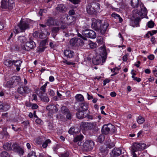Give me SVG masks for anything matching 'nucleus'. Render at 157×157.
<instances>
[{
    "instance_id": "obj_1",
    "label": "nucleus",
    "mask_w": 157,
    "mask_h": 157,
    "mask_svg": "<svg viewBox=\"0 0 157 157\" xmlns=\"http://www.w3.org/2000/svg\"><path fill=\"white\" fill-rule=\"evenodd\" d=\"M96 51L98 54L92 59V61L94 65H97L100 63L101 61L102 63L105 62L106 58L107 53L104 45H103V47H101L96 49Z\"/></svg>"
},
{
    "instance_id": "obj_2",
    "label": "nucleus",
    "mask_w": 157,
    "mask_h": 157,
    "mask_svg": "<svg viewBox=\"0 0 157 157\" xmlns=\"http://www.w3.org/2000/svg\"><path fill=\"white\" fill-rule=\"evenodd\" d=\"M32 22L30 19H28L26 21H23L21 20L18 25L16 26L13 31L15 33L23 32L26 29H29V25Z\"/></svg>"
},
{
    "instance_id": "obj_3",
    "label": "nucleus",
    "mask_w": 157,
    "mask_h": 157,
    "mask_svg": "<svg viewBox=\"0 0 157 157\" xmlns=\"http://www.w3.org/2000/svg\"><path fill=\"white\" fill-rule=\"evenodd\" d=\"M80 126L84 130H92L94 132H96L98 131L96 122H82Z\"/></svg>"
},
{
    "instance_id": "obj_4",
    "label": "nucleus",
    "mask_w": 157,
    "mask_h": 157,
    "mask_svg": "<svg viewBox=\"0 0 157 157\" xmlns=\"http://www.w3.org/2000/svg\"><path fill=\"white\" fill-rule=\"evenodd\" d=\"M116 131L115 127L110 123L104 125L101 129L102 133L105 135L108 134L109 132L111 133H114Z\"/></svg>"
},
{
    "instance_id": "obj_5",
    "label": "nucleus",
    "mask_w": 157,
    "mask_h": 157,
    "mask_svg": "<svg viewBox=\"0 0 157 157\" xmlns=\"http://www.w3.org/2000/svg\"><path fill=\"white\" fill-rule=\"evenodd\" d=\"M1 7L2 9L11 10L14 6V3L13 0H3L1 2Z\"/></svg>"
},
{
    "instance_id": "obj_6",
    "label": "nucleus",
    "mask_w": 157,
    "mask_h": 157,
    "mask_svg": "<svg viewBox=\"0 0 157 157\" xmlns=\"http://www.w3.org/2000/svg\"><path fill=\"white\" fill-rule=\"evenodd\" d=\"M146 145L144 143H135L132 146L131 151L135 152L137 151H141L146 148Z\"/></svg>"
},
{
    "instance_id": "obj_7",
    "label": "nucleus",
    "mask_w": 157,
    "mask_h": 157,
    "mask_svg": "<svg viewBox=\"0 0 157 157\" xmlns=\"http://www.w3.org/2000/svg\"><path fill=\"white\" fill-rule=\"evenodd\" d=\"M94 146V143L93 141L87 140L83 144L82 149L84 151H90L92 150Z\"/></svg>"
},
{
    "instance_id": "obj_8",
    "label": "nucleus",
    "mask_w": 157,
    "mask_h": 157,
    "mask_svg": "<svg viewBox=\"0 0 157 157\" xmlns=\"http://www.w3.org/2000/svg\"><path fill=\"white\" fill-rule=\"evenodd\" d=\"M29 88L25 86H22L19 87L17 89V92L21 95L25 96L30 92Z\"/></svg>"
},
{
    "instance_id": "obj_9",
    "label": "nucleus",
    "mask_w": 157,
    "mask_h": 157,
    "mask_svg": "<svg viewBox=\"0 0 157 157\" xmlns=\"http://www.w3.org/2000/svg\"><path fill=\"white\" fill-rule=\"evenodd\" d=\"M75 13V12L74 10H71L69 11V14L70 16H68L67 17V22L65 24H68L69 25H74L75 23V18L72 16Z\"/></svg>"
},
{
    "instance_id": "obj_10",
    "label": "nucleus",
    "mask_w": 157,
    "mask_h": 157,
    "mask_svg": "<svg viewBox=\"0 0 157 157\" xmlns=\"http://www.w3.org/2000/svg\"><path fill=\"white\" fill-rule=\"evenodd\" d=\"M82 33L83 35L90 38L95 39L97 36L95 33L92 30H84L82 31Z\"/></svg>"
},
{
    "instance_id": "obj_11",
    "label": "nucleus",
    "mask_w": 157,
    "mask_h": 157,
    "mask_svg": "<svg viewBox=\"0 0 157 157\" xmlns=\"http://www.w3.org/2000/svg\"><path fill=\"white\" fill-rule=\"evenodd\" d=\"M12 147L14 151L17 152L20 155H23L24 153V150L18 144L14 143L12 145Z\"/></svg>"
},
{
    "instance_id": "obj_12",
    "label": "nucleus",
    "mask_w": 157,
    "mask_h": 157,
    "mask_svg": "<svg viewBox=\"0 0 157 157\" xmlns=\"http://www.w3.org/2000/svg\"><path fill=\"white\" fill-rule=\"evenodd\" d=\"M92 23L91 27L93 29L99 31V27L100 25L101 21L100 20H96L94 18L92 19Z\"/></svg>"
},
{
    "instance_id": "obj_13",
    "label": "nucleus",
    "mask_w": 157,
    "mask_h": 157,
    "mask_svg": "<svg viewBox=\"0 0 157 157\" xmlns=\"http://www.w3.org/2000/svg\"><path fill=\"white\" fill-rule=\"evenodd\" d=\"M36 46V44L34 41L32 40H29V41L26 42L25 43L24 48L25 50L29 51L33 48Z\"/></svg>"
},
{
    "instance_id": "obj_14",
    "label": "nucleus",
    "mask_w": 157,
    "mask_h": 157,
    "mask_svg": "<svg viewBox=\"0 0 157 157\" xmlns=\"http://www.w3.org/2000/svg\"><path fill=\"white\" fill-rule=\"evenodd\" d=\"M61 113L65 115L67 119L70 120L71 118V113L67 107L65 106H62L61 108Z\"/></svg>"
},
{
    "instance_id": "obj_15",
    "label": "nucleus",
    "mask_w": 157,
    "mask_h": 157,
    "mask_svg": "<svg viewBox=\"0 0 157 157\" xmlns=\"http://www.w3.org/2000/svg\"><path fill=\"white\" fill-rule=\"evenodd\" d=\"M70 45L72 46H82L84 44L83 40H70Z\"/></svg>"
},
{
    "instance_id": "obj_16",
    "label": "nucleus",
    "mask_w": 157,
    "mask_h": 157,
    "mask_svg": "<svg viewBox=\"0 0 157 157\" xmlns=\"http://www.w3.org/2000/svg\"><path fill=\"white\" fill-rule=\"evenodd\" d=\"M97 5L98 6V4H96L95 3L88 5L86 7L87 12L89 14H94L95 11V9L94 8V6Z\"/></svg>"
},
{
    "instance_id": "obj_17",
    "label": "nucleus",
    "mask_w": 157,
    "mask_h": 157,
    "mask_svg": "<svg viewBox=\"0 0 157 157\" xmlns=\"http://www.w3.org/2000/svg\"><path fill=\"white\" fill-rule=\"evenodd\" d=\"M121 154V150L119 148H114L110 153L111 157H116Z\"/></svg>"
},
{
    "instance_id": "obj_18",
    "label": "nucleus",
    "mask_w": 157,
    "mask_h": 157,
    "mask_svg": "<svg viewBox=\"0 0 157 157\" xmlns=\"http://www.w3.org/2000/svg\"><path fill=\"white\" fill-rule=\"evenodd\" d=\"M46 109L50 113H56L58 110V109L56 105L52 104L48 105L46 107Z\"/></svg>"
},
{
    "instance_id": "obj_19",
    "label": "nucleus",
    "mask_w": 157,
    "mask_h": 157,
    "mask_svg": "<svg viewBox=\"0 0 157 157\" xmlns=\"http://www.w3.org/2000/svg\"><path fill=\"white\" fill-rule=\"evenodd\" d=\"M108 26L109 24L106 22H104L103 24L100 25L99 27V31L101 34H104L105 33Z\"/></svg>"
},
{
    "instance_id": "obj_20",
    "label": "nucleus",
    "mask_w": 157,
    "mask_h": 157,
    "mask_svg": "<svg viewBox=\"0 0 157 157\" xmlns=\"http://www.w3.org/2000/svg\"><path fill=\"white\" fill-rule=\"evenodd\" d=\"M133 13L138 14L139 16H141L147 14V9L145 7H143L141 8L140 11H139L137 10H136L133 11Z\"/></svg>"
},
{
    "instance_id": "obj_21",
    "label": "nucleus",
    "mask_w": 157,
    "mask_h": 157,
    "mask_svg": "<svg viewBox=\"0 0 157 157\" xmlns=\"http://www.w3.org/2000/svg\"><path fill=\"white\" fill-rule=\"evenodd\" d=\"M64 54L67 58H71L74 57L75 53L73 51L69 49H67L64 52Z\"/></svg>"
},
{
    "instance_id": "obj_22",
    "label": "nucleus",
    "mask_w": 157,
    "mask_h": 157,
    "mask_svg": "<svg viewBox=\"0 0 157 157\" xmlns=\"http://www.w3.org/2000/svg\"><path fill=\"white\" fill-rule=\"evenodd\" d=\"M74 108H75V106L74 107ZM74 108L78 112H79L78 113H76V116L77 118L78 119H83L86 117L87 114L86 113H85L84 111H79L78 109H75V108Z\"/></svg>"
},
{
    "instance_id": "obj_23",
    "label": "nucleus",
    "mask_w": 157,
    "mask_h": 157,
    "mask_svg": "<svg viewBox=\"0 0 157 157\" xmlns=\"http://www.w3.org/2000/svg\"><path fill=\"white\" fill-rule=\"evenodd\" d=\"M46 42V40H43L40 42L39 46L38 47L39 52H43L44 51L45 48V46Z\"/></svg>"
},
{
    "instance_id": "obj_24",
    "label": "nucleus",
    "mask_w": 157,
    "mask_h": 157,
    "mask_svg": "<svg viewBox=\"0 0 157 157\" xmlns=\"http://www.w3.org/2000/svg\"><path fill=\"white\" fill-rule=\"evenodd\" d=\"M11 79L14 84V86H17L19 84L21 81V79L19 76H14L11 78Z\"/></svg>"
},
{
    "instance_id": "obj_25",
    "label": "nucleus",
    "mask_w": 157,
    "mask_h": 157,
    "mask_svg": "<svg viewBox=\"0 0 157 157\" xmlns=\"http://www.w3.org/2000/svg\"><path fill=\"white\" fill-rule=\"evenodd\" d=\"M89 104L86 103H80V108L78 109L79 111H85L87 110Z\"/></svg>"
},
{
    "instance_id": "obj_26",
    "label": "nucleus",
    "mask_w": 157,
    "mask_h": 157,
    "mask_svg": "<svg viewBox=\"0 0 157 157\" xmlns=\"http://www.w3.org/2000/svg\"><path fill=\"white\" fill-rule=\"evenodd\" d=\"M80 132V129L78 127H71L69 129L68 132L71 134L78 133Z\"/></svg>"
},
{
    "instance_id": "obj_27",
    "label": "nucleus",
    "mask_w": 157,
    "mask_h": 157,
    "mask_svg": "<svg viewBox=\"0 0 157 157\" xmlns=\"http://www.w3.org/2000/svg\"><path fill=\"white\" fill-rule=\"evenodd\" d=\"M22 61L20 60L14 61L13 64L16 67V69L17 71H19L20 69V67L21 66Z\"/></svg>"
},
{
    "instance_id": "obj_28",
    "label": "nucleus",
    "mask_w": 157,
    "mask_h": 157,
    "mask_svg": "<svg viewBox=\"0 0 157 157\" xmlns=\"http://www.w3.org/2000/svg\"><path fill=\"white\" fill-rule=\"evenodd\" d=\"M66 10L65 6L62 4L59 5L56 8V10L60 12L65 11Z\"/></svg>"
},
{
    "instance_id": "obj_29",
    "label": "nucleus",
    "mask_w": 157,
    "mask_h": 157,
    "mask_svg": "<svg viewBox=\"0 0 157 157\" xmlns=\"http://www.w3.org/2000/svg\"><path fill=\"white\" fill-rule=\"evenodd\" d=\"M3 147L5 150L8 151L11 150L12 147L11 144L8 143L4 144Z\"/></svg>"
},
{
    "instance_id": "obj_30",
    "label": "nucleus",
    "mask_w": 157,
    "mask_h": 157,
    "mask_svg": "<svg viewBox=\"0 0 157 157\" xmlns=\"http://www.w3.org/2000/svg\"><path fill=\"white\" fill-rule=\"evenodd\" d=\"M157 33V30H153L151 31L148 32L145 35V38H150V36H151L154 34H156Z\"/></svg>"
},
{
    "instance_id": "obj_31",
    "label": "nucleus",
    "mask_w": 157,
    "mask_h": 157,
    "mask_svg": "<svg viewBox=\"0 0 157 157\" xmlns=\"http://www.w3.org/2000/svg\"><path fill=\"white\" fill-rule=\"evenodd\" d=\"M139 0H132L131 5L133 8L137 7L139 5Z\"/></svg>"
},
{
    "instance_id": "obj_32",
    "label": "nucleus",
    "mask_w": 157,
    "mask_h": 157,
    "mask_svg": "<svg viewBox=\"0 0 157 157\" xmlns=\"http://www.w3.org/2000/svg\"><path fill=\"white\" fill-rule=\"evenodd\" d=\"M83 136L82 135H80L77 136L74 139V142H77L78 141H81L83 139Z\"/></svg>"
},
{
    "instance_id": "obj_33",
    "label": "nucleus",
    "mask_w": 157,
    "mask_h": 157,
    "mask_svg": "<svg viewBox=\"0 0 157 157\" xmlns=\"http://www.w3.org/2000/svg\"><path fill=\"white\" fill-rule=\"evenodd\" d=\"M14 60L12 61L9 59L6 60L4 62L5 65L8 67H10L13 64Z\"/></svg>"
},
{
    "instance_id": "obj_34",
    "label": "nucleus",
    "mask_w": 157,
    "mask_h": 157,
    "mask_svg": "<svg viewBox=\"0 0 157 157\" xmlns=\"http://www.w3.org/2000/svg\"><path fill=\"white\" fill-rule=\"evenodd\" d=\"M75 98L77 101H82L84 100L83 97L80 94H77L75 96Z\"/></svg>"
},
{
    "instance_id": "obj_35",
    "label": "nucleus",
    "mask_w": 157,
    "mask_h": 157,
    "mask_svg": "<svg viewBox=\"0 0 157 157\" xmlns=\"http://www.w3.org/2000/svg\"><path fill=\"white\" fill-rule=\"evenodd\" d=\"M137 121L138 123L142 124L145 121V120L142 116H139L137 119Z\"/></svg>"
},
{
    "instance_id": "obj_36",
    "label": "nucleus",
    "mask_w": 157,
    "mask_h": 157,
    "mask_svg": "<svg viewBox=\"0 0 157 157\" xmlns=\"http://www.w3.org/2000/svg\"><path fill=\"white\" fill-rule=\"evenodd\" d=\"M5 86L8 87H11L13 85H14V84L13 83V82L12 79L8 81L6 84H4Z\"/></svg>"
},
{
    "instance_id": "obj_37",
    "label": "nucleus",
    "mask_w": 157,
    "mask_h": 157,
    "mask_svg": "<svg viewBox=\"0 0 157 157\" xmlns=\"http://www.w3.org/2000/svg\"><path fill=\"white\" fill-rule=\"evenodd\" d=\"M51 143V140L49 139H48L47 140H46L43 143L42 146L43 147L45 148L47 147L48 144H50Z\"/></svg>"
},
{
    "instance_id": "obj_38",
    "label": "nucleus",
    "mask_w": 157,
    "mask_h": 157,
    "mask_svg": "<svg viewBox=\"0 0 157 157\" xmlns=\"http://www.w3.org/2000/svg\"><path fill=\"white\" fill-rule=\"evenodd\" d=\"M53 23L54 21L52 18H49V19L47 20L46 23V24L49 26L53 25Z\"/></svg>"
},
{
    "instance_id": "obj_39",
    "label": "nucleus",
    "mask_w": 157,
    "mask_h": 157,
    "mask_svg": "<svg viewBox=\"0 0 157 157\" xmlns=\"http://www.w3.org/2000/svg\"><path fill=\"white\" fill-rule=\"evenodd\" d=\"M40 98L41 100L44 102H48L49 101L48 98L47 96H43L42 95H40Z\"/></svg>"
},
{
    "instance_id": "obj_40",
    "label": "nucleus",
    "mask_w": 157,
    "mask_h": 157,
    "mask_svg": "<svg viewBox=\"0 0 157 157\" xmlns=\"http://www.w3.org/2000/svg\"><path fill=\"white\" fill-rule=\"evenodd\" d=\"M1 156L2 157H10L9 154L5 151H3L1 153Z\"/></svg>"
},
{
    "instance_id": "obj_41",
    "label": "nucleus",
    "mask_w": 157,
    "mask_h": 157,
    "mask_svg": "<svg viewBox=\"0 0 157 157\" xmlns=\"http://www.w3.org/2000/svg\"><path fill=\"white\" fill-rule=\"evenodd\" d=\"M89 45L90 48L91 49L94 48L97 46V44L96 43L93 42L91 40H90Z\"/></svg>"
},
{
    "instance_id": "obj_42",
    "label": "nucleus",
    "mask_w": 157,
    "mask_h": 157,
    "mask_svg": "<svg viewBox=\"0 0 157 157\" xmlns=\"http://www.w3.org/2000/svg\"><path fill=\"white\" fill-rule=\"evenodd\" d=\"M47 83L46 82V83L43 86H42L40 89V90L43 91V92H41V94H44V93L46 91V87L47 86Z\"/></svg>"
},
{
    "instance_id": "obj_43",
    "label": "nucleus",
    "mask_w": 157,
    "mask_h": 157,
    "mask_svg": "<svg viewBox=\"0 0 157 157\" xmlns=\"http://www.w3.org/2000/svg\"><path fill=\"white\" fill-rule=\"evenodd\" d=\"M105 139V137L104 136L102 135H100L98 138V141L100 143H101L103 142Z\"/></svg>"
},
{
    "instance_id": "obj_44",
    "label": "nucleus",
    "mask_w": 157,
    "mask_h": 157,
    "mask_svg": "<svg viewBox=\"0 0 157 157\" xmlns=\"http://www.w3.org/2000/svg\"><path fill=\"white\" fill-rule=\"evenodd\" d=\"M154 25V23L152 21H148L147 23V25L148 27L151 28H152Z\"/></svg>"
},
{
    "instance_id": "obj_45",
    "label": "nucleus",
    "mask_w": 157,
    "mask_h": 157,
    "mask_svg": "<svg viewBox=\"0 0 157 157\" xmlns=\"http://www.w3.org/2000/svg\"><path fill=\"white\" fill-rule=\"evenodd\" d=\"M28 157H37L34 151L30 152L28 155Z\"/></svg>"
},
{
    "instance_id": "obj_46",
    "label": "nucleus",
    "mask_w": 157,
    "mask_h": 157,
    "mask_svg": "<svg viewBox=\"0 0 157 157\" xmlns=\"http://www.w3.org/2000/svg\"><path fill=\"white\" fill-rule=\"evenodd\" d=\"M60 28L59 27H55L53 28L52 30V33H56L59 31Z\"/></svg>"
},
{
    "instance_id": "obj_47",
    "label": "nucleus",
    "mask_w": 157,
    "mask_h": 157,
    "mask_svg": "<svg viewBox=\"0 0 157 157\" xmlns=\"http://www.w3.org/2000/svg\"><path fill=\"white\" fill-rule=\"evenodd\" d=\"M69 155V153L67 152L61 154L60 157H68Z\"/></svg>"
},
{
    "instance_id": "obj_48",
    "label": "nucleus",
    "mask_w": 157,
    "mask_h": 157,
    "mask_svg": "<svg viewBox=\"0 0 157 157\" xmlns=\"http://www.w3.org/2000/svg\"><path fill=\"white\" fill-rule=\"evenodd\" d=\"M10 108V106L8 105H3V107L2 110L6 111Z\"/></svg>"
},
{
    "instance_id": "obj_49",
    "label": "nucleus",
    "mask_w": 157,
    "mask_h": 157,
    "mask_svg": "<svg viewBox=\"0 0 157 157\" xmlns=\"http://www.w3.org/2000/svg\"><path fill=\"white\" fill-rule=\"evenodd\" d=\"M119 15L115 13H113L111 14V16L115 19L118 18V17H119Z\"/></svg>"
},
{
    "instance_id": "obj_50",
    "label": "nucleus",
    "mask_w": 157,
    "mask_h": 157,
    "mask_svg": "<svg viewBox=\"0 0 157 157\" xmlns=\"http://www.w3.org/2000/svg\"><path fill=\"white\" fill-rule=\"evenodd\" d=\"M48 127L50 130H52L53 128V124L50 122L48 123Z\"/></svg>"
},
{
    "instance_id": "obj_51",
    "label": "nucleus",
    "mask_w": 157,
    "mask_h": 157,
    "mask_svg": "<svg viewBox=\"0 0 157 157\" xmlns=\"http://www.w3.org/2000/svg\"><path fill=\"white\" fill-rule=\"evenodd\" d=\"M97 42L99 44V45L103 44V46H103V45H105V44H104L103 40H97Z\"/></svg>"
},
{
    "instance_id": "obj_52",
    "label": "nucleus",
    "mask_w": 157,
    "mask_h": 157,
    "mask_svg": "<svg viewBox=\"0 0 157 157\" xmlns=\"http://www.w3.org/2000/svg\"><path fill=\"white\" fill-rule=\"evenodd\" d=\"M64 62L65 63L69 65H74L75 64L74 63H73V62H70V61H68L67 60H65L64 61Z\"/></svg>"
},
{
    "instance_id": "obj_53",
    "label": "nucleus",
    "mask_w": 157,
    "mask_h": 157,
    "mask_svg": "<svg viewBox=\"0 0 157 157\" xmlns=\"http://www.w3.org/2000/svg\"><path fill=\"white\" fill-rule=\"evenodd\" d=\"M70 2L74 4H77L79 2V0H69Z\"/></svg>"
},
{
    "instance_id": "obj_54",
    "label": "nucleus",
    "mask_w": 157,
    "mask_h": 157,
    "mask_svg": "<svg viewBox=\"0 0 157 157\" xmlns=\"http://www.w3.org/2000/svg\"><path fill=\"white\" fill-rule=\"evenodd\" d=\"M49 94L51 96H53L54 95L55 93L53 90H50L49 91Z\"/></svg>"
},
{
    "instance_id": "obj_55",
    "label": "nucleus",
    "mask_w": 157,
    "mask_h": 157,
    "mask_svg": "<svg viewBox=\"0 0 157 157\" xmlns=\"http://www.w3.org/2000/svg\"><path fill=\"white\" fill-rule=\"evenodd\" d=\"M47 12V10H42L40 9L39 12V14L40 15H41L43 13H46Z\"/></svg>"
},
{
    "instance_id": "obj_56",
    "label": "nucleus",
    "mask_w": 157,
    "mask_h": 157,
    "mask_svg": "<svg viewBox=\"0 0 157 157\" xmlns=\"http://www.w3.org/2000/svg\"><path fill=\"white\" fill-rule=\"evenodd\" d=\"M38 107V106L36 104H33L32 106V108L33 109H36Z\"/></svg>"
},
{
    "instance_id": "obj_57",
    "label": "nucleus",
    "mask_w": 157,
    "mask_h": 157,
    "mask_svg": "<svg viewBox=\"0 0 157 157\" xmlns=\"http://www.w3.org/2000/svg\"><path fill=\"white\" fill-rule=\"evenodd\" d=\"M148 58L150 60H152L154 58V56L153 55H150L148 56Z\"/></svg>"
},
{
    "instance_id": "obj_58",
    "label": "nucleus",
    "mask_w": 157,
    "mask_h": 157,
    "mask_svg": "<svg viewBox=\"0 0 157 157\" xmlns=\"http://www.w3.org/2000/svg\"><path fill=\"white\" fill-rule=\"evenodd\" d=\"M128 55L127 54L124 55L123 57V61H126L128 59Z\"/></svg>"
},
{
    "instance_id": "obj_59",
    "label": "nucleus",
    "mask_w": 157,
    "mask_h": 157,
    "mask_svg": "<svg viewBox=\"0 0 157 157\" xmlns=\"http://www.w3.org/2000/svg\"><path fill=\"white\" fill-rule=\"evenodd\" d=\"M6 128H4L3 129V132H2V134H4L5 135H6L7 134V132L6 131Z\"/></svg>"
},
{
    "instance_id": "obj_60",
    "label": "nucleus",
    "mask_w": 157,
    "mask_h": 157,
    "mask_svg": "<svg viewBox=\"0 0 157 157\" xmlns=\"http://www.w3.org/2000/svg\"><path fill=\"white\" fill-rule=\"evenodd\" d=\"M66 17V16H64L62 18H61L60 21L62 23H65L64 21H65V18Z\"/></svg>"
},
{
    "instance_id": "obj_61",
    "label": "nucleus",
    "mask_w": 157,
    "mask_h": 157,
    "mask_svg": "<svg viewBox=\"0 0 157 157\" xmlns=\"http://www.w3.org/2000/svg\"><path fill=\"white\" fill-rule=\"evenodd\" d=\"M36 122L38 124H40L42 122V121H41L40 119H37L36 120Z\"/></svg>"
},
{
    "instance_id": "obj_62",
    "label": "nucleus",
    "mask_w": 157,
    "mask_h": 157,
    "mask_svg": "<svg viewBox=\"0 0 157 157\" xmlns=\"http://www.w3.org/2000/svg\"><path fill=\"white\" fill-rule=\"evenodd\" d=\"M109 80L108 79H105L103 81V85L105 86L106 85L107 83H109Z\"/></svg>"
},
{
    "instance_id": "obj_63",
    "label": "nucleus",
    "mask_w": 157,
    "mask_h": 157,
    "mask_svg": "<svg viewBox=\"0 0 157 157\" xmlns=\"http://www.w3.org/2000/svg\"><path fill=\"white\" fill-rule=\"evenodd\" d=\"M114 146V145L113 144H109L107 147H106V148H111L112 147H113Z\"/></svg>"
},
{
    "instance_id": "obj_64",
    "label": "nucleus",
    "mask_w": 157,
    "mask_h": 157,
    "mask_svg": "<svg viewBox=\"0 0 157 157\" xmlns=\"http://www.w3.org/2000/svg\"><path fill=\"white\" fill-rule=\"evenodd\" d=\"M110 95L112 97H114L116 96V94L115 92L113 91L111 92L110 94Z\"/></svg>"
}]
</instances>
